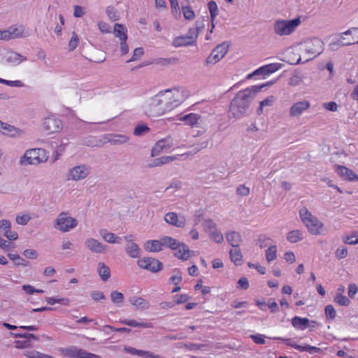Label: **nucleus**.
<instances>
[{
    "label": "nucleus",
    "mask_w": 358,
    "mask_h": 358,
    "mask_svg": "<svg viewBox=\"0 0 358 358\" xmlns=\"http://www.w3.org/2000/svg\"><path fill=\"white\" fill-rule=\"evenodd\" d=\"M271 84V83H268L262 85H253L239 91L231 101L229 109V115L235 118L245 115L256 94L264 87Z\"/></svg>",
    "instance_id": "f257e3e1"
},
{
    "label": "nucleus",
    "mask_w": 358,
    "mask_h": 358,
    "mask_svg": "<svg viewBox=\"0 0 358 358\" xmlns=\"http://www.w3.org/2000/svg\"><path fill=\"white\" fill-rule=\"evenodd\" d=\"M301 55L296 64L305 63L313 59L324 50L323 41L318 38H308L299 44Z\"/></svg>",
    "instance_id": "f03ea898"
},
{
    "label": "nucleus",
    "mask_w": 358,
    "mask_h": 358,
    "mask_svg": "<svg viewBox=\"0 0 358 358\" xmlns=\"http://www.w3.org/2000/svg\"><path fill=\"white\" fill-rule=\"evenodd\" d=\"M159 92L150 98L145 106V113L148 117H157L171 110Z\"/></svg>",
    "instance_id": "7ed1b4c3"
},
{
    "label": "nucleus",
    "mask_w": 358,
    "mask_h": 358,
    "mask_svg": "<svg viewBox=\"0 0 358 358\" xmlns=\"http://www.w3.org/2000/svg\"><path fill=\"white\" fill-rule=\"evenodd\" d=\"M299 216L301 222L310 234L319 236L322 234L324 228L323 222L313 215L307 208L303 207L300 209Z\"/></svg>",
    "instance_id": "20e7f679"
},
{
    "label": "nucleus",
    "mask_w": 358,
    "mask_h": 358,
    "mask_svg": "<svg viewBox=\"0 0 358 358\" xmlns=\"http://www.w3.org/2000/svg\"><path fill=\"white\" fill-rule=\"evenodd\" d=\"M301 22L300 17L292 20H277L273 25V31L279 36H289L295 31Z\"/></svg>",
    "instance_id": "39448f33"
},
{
    "label": "nucleus",
    "mask_w": 358,
    "mask_h": 358,
    "mask_svg": "<svg viewBox=\"0 0 358 358\" xmlns=\"http://www.w3.org/2000/svg\"><path fill=\"white\" fill-rule=\"evenodd\" d=\"M48 160L45 151L41 148H34L27 150L20 157L19 164L21 166L38 165Z\"/></svg>",
    "instance_id": "423d86ee"
},
{
    "label": "nucleus",
    "mask_w": 358,
    "mask_h": 358,
    "mask_svg": "<svg viewBox=\"0 0 358 358\" xmlns=\"http://www.w3.org/2000/svg\"><path fill=\"white\" fill-rule=\"evenodd\" d=\"M171 110L181 104L187 97L186 92L179 88L160 92Z\"/></svg>",
    "instance_id": "0eeeda50"
},
{
    "label": "nucleus",
    "mask_w": 358,
    "mask_h": 358,
    "mask_svg": "<svg viewBox=\"0 0 358 358\" xmlns=\"http://www.w3.org/2000/svg\"><path fill=\"white\" fill-rule=\"evenodd\" d=\"M78 220L71 217L68 212L60 213L54 221V227L63 232H68L75 228Z\"/></svg>",
    "instance_id": "6e6552de"
},
{
    "label": "nucleus",
    "mask_w": 358,
    "mask_h": 358,
    "mask_svg": "<svg viewBox=\"0 0 358 358\" xmlns=\"http://www.w3.org/2000/svg\"><path fill=\"white\" fill-rule=\"evenodd\" d=\"M91 168L87 164H79L69 169L66 178V180L78 182L86 179L90 174Z\"/></svg>",
    "instance_id": "1a4fd4ad"
},
{
    "label": "nucleus",
    "mask_w": 358,
    "mask_h": 358,
    "mask_svg": "<svg viewBox=\"0 0 358 358\" xmlns=\"http://www.w3.org/2000/svg\"><path fill=\"white\" fill-rule=\"evenodd\" d=\"M59 352L62 355L70 358H101L97 355L88 352L76 346L60 348Z\"/></svg>",
    "instance_id": "9d476101"
},
{
    "label": "nucleus",
    "mask_w": 358,
    "mask_h": 358,
    "mask_svg": "<svg viewBox=\"0 0 358 358\" xmlns=\"http://www.w3.org/2000/svg\"><path fill=\"white\" fill-rule=\"evenodd\" d=\"M196 28L189 29L186 36L175 38L173 41V45L178 48L192 45L196 41L199 34L198 22L196 23Z\"/></svg>",
    "instance_id": "9b49d317"
},
{
    "label": "nucleus",
    "mask_w": 358,
    "mask_h": 358,
    "mask_svg": "<svg viewBox=\"0 0 358 358\" xmlns=\"http://www.w3.org/2000/svg\"><path fill=\"white\" fill-rule=\"evenodd\" d=\"M137 264L140 268L152 273H157L162 268V264L157 259L152 257H144L138 259Z\"/></svg>",
    "instance_id": "f8f14e48"
},
{
    "label": "nucleus",
    "mask_w": 358,
    "mask_h": 358,
    "mask_svg": "<svg viewBox=\"0 0 358 358\" xmlns=\"http://www.w3.org/2000/svg\"><path fill=\"white\" fill-rule=\"evenodd\" d=\"M228 49L229 45L225 43L218 45L206 59V64H215L218 62L227 54Z\"/></svg>",
    "instance_id": "ddd939ff"
},
{
    "label": "nucleus",
    "mask_w": 358,
    "mask_h": 358,
    "mask_svg": "<svg viewBox=\"0 0 358 358\" xmlns=\"http://www.w3.org/2000/svg\"><path fill=\"white\" fill-rule=\"evenodd\" d=\"M7 29L8 41L25 38L29 35L28 30L22 24H14L9 27Z\"/></svg>",
    "instance_id": "4468645a"
},
{
    "label": "nucleus",
    "mask_w": 358,
    "mask_h": 358,
    "mask_svg": "<svg viewBox=\"0 0 358 358\" xmlns=\"http://www.w3.org/2000/svg\"><path fill=\"white\" fill-rule=\"evenodd\" d=\"M43 128L50 134L56 133L62 129V122L55 116H49L44 120Z\"/></svg>",
    "instance_id": "2eb2a0df"
},
{
    "label": "nucleus",
    "mask_w": 358,
    "mask_h": 358,
    "mask_svg": "<svg viewBox=\"0 0 358 358\" xmlns=\"http://www.w3.org/2000/svg\"><path fill=\"white\" fill-rule=\"evenodd\" d=\"M310 106L309 101L303 100L294 103L289 108V116L297 117L303 114Z\"/></svg>",
    "instance_id": "dca6fc26"
},
{
    "label": "nucleus",
    "mask_w": 358,
    "mask_h": 358,
    "mask_svg": "<svg viewBox=\"0 0 358 358\" xmlns=\"http://www.w3.org/2000/svg\"><path fill=\"white\" fill-rule=\"evenodd\" d=\"M85 245L90 251L97 254L103 253L107 248L106 245L93 238H87L85 241Z\"/></svg>",
    "instance_id": "f3484780"
},
{
    "label": "nucleus",
    "mask_w": 358,
    "mask_h": 358,
    "mask_svg": "<svg viewBox=\"0 0 358 358\" xmlns=\"http://www.w3.org/2000/svg\"><path fill=\"white\" fill-rule=\"evenodd\" d=\"M164 218L166 223L176 227L182 228L186 224L185 217L184 216L179 217L177 213L174 212L166 213Z\"/></svg>",
    "instance_id": "a211bd4d"
},
{
    "label": "nucleus",
    "mask_w": 358,
    "mask_h": 358,
    "mask_svg": "<svg viewBox=\"0 0 358 358\" xmlns=\"http://www.w3.org/2000/svg\"><path fill=\"white\" fill-rule=\"evenodd\" d=\"M336 173L345 180L358 181V176L351 169L346 166L336 165L335 166Z\"/></svg>",
    "instance_id": "6ab92c4d"
},
{
    "label": "nucleus",
    "mask_w": 358,
    "mask_h": 358,
    "mask_svg": "<svg viewBox=\"0 0 358 358\" xmlns=\"http://www.w3.org/2000/svg\"><path fill=\"white\" fill-rule=\"evenodd\" d=\"M173 145V140L170 136L158 141L152 150V156L159 155L162 150L169 149Z\"/></svg>",
    "instance_id": "aec40b11"
},
{
    "label": "nucleus",
    "mask_w": 358,
    "mask_h": 358,
    "mask_svg": "<svg viewBox=\"0 0 358 358\" xmlns=\"http://www.w3.org/2000/svg\"><path fill=\"white\" fill-rule=\"evenodd\" d=\"M105 139L111 145H120L128 143L130 138L128 135L120 134H108L105 136Z\"/></svg>",
    "instance_id": "412c9836"
},
{
    "label": "nucleus",
    "mask_w": 358,
    "mask_h": 358,
    "mask_svg": "<svg viewBox=\"0 0 358 358\" xmlns=\"http://www.w3.org/2000/svg\"><path fill=\"white\" fill-rule=\"evenodd\" d=\"M1 132L4 135H8L13 138L20 137L24 134V131L22 129L15 127L14 126L6 122L4 123Z\"/></svg>",
    "instance_id": "4be33fe9"
},
{
    "label": "nucleus",
    "mask_w": 358,
    "mask_h": 358,
    "mask_svg": "<svg viewBox=\"0 0 358 358\" xmlns=\"http://www.w3.org/2000/svg\"><path fill=\"white\" fill-rule=\"evenodd\" d=\"M226 239L232 248L239 247L242 241L241 235L235 231H229L226 233Z\"/></svg>",
    "instance_id": "5701e85b"
},
{
    "label": "nucleus",
    "mask_w": 358,
    "mask_h": 358,
    "mask_svg": "<svg viewBox=\"0 0 358 358\" xmlns=\"http://www.w3.org/2000/svg\"><path fill=\"white\" fill-rule=\"evenodd\" d=\"M180 120L183 121L185 124L191 127L196 126L201 122V116L196 113H189L184 115Z\"/></svg>",
    "instance_id": "b1692460"
},
{
    "label": "nucleus",
    "mask_w": 358,
    "mask_h": 358,
    "mask_svg": "<svg viewBox=\"0 0 358 358\" xmlns=\"http://www.w3.org/2000/svg\"><path fill=\"white\" fill-rule=\"evenodd\" d=\"M129 301L132 306L142 310L148 309L150 307L149 302L141 296H131L129 299Z\"/></svg>",
    "instance_id": "393cba45"
},
{
    "label": "nucleus",
    "mask_w": 358,
    "mask_h": 358,
    "mask_svg": "<svg viewBox=\"0 0 358 358\" xmlns=\"http://www.w3.org/2000/svg\"><path fill=\"white\" fill-rule=\"evenodd\" d=\"M144 248L149 252H157L162 250L161 240L148 241L144 244Z\"/></svg>",
    "instance_id": "a878e982"
},
{
    "label": "nucleus",
    "mask_w": 358,
    "mask_h": 358,
    "mask_svg": "<svg viewBox=\"0 0 358 358\" xmlns=\"http://www.w3.org/2000/svg\"><path fill=\"white\" fill-rule=\"evenodd\" d=\"M353 39H355L353 38ZM343 38L341 39H337L336 41H334L331 42L329 44V49L331 51H336L338 50L342 46H348L353 44L358 43V41L351 40L350 41H343Z\"/></svg>",
    "instance_id": "bb28decb"
},
{
    "label": "nucleus",
    "mask_w": 358,
    "mask_h": 358,
    "mask_svg": "<svg viewBox=\"0 0 358 358\" xmlns=\"http://www.w3.org/2000/svg\"><path fill=\"white\" fill-rule=\"evenodd\" d=\"M162 245L169 248L172 250H178V247L181 245L180 242L171 236H164L161 238Z\"/></svg>",
    "instance_id": "cd10ccee"
},
{
    "label": "nucleus",
    "mask_w": 358,
    "mask_h": 358,
    "mask_svg": "<svg viewBox=\"0 0 358 358\" xmlns=\"http://www.w3.org/2000/svg\"><path fill=\"white\" fill-rule=\"evenodd\" d=\"M229 256L231 262L236 265H241L243 260V256L239 247L233 248L229 251Z\"/></svg>",
    "instance_id": "c85d7f7f"
},
{
    "label": "nucleus",
    "mask_w": 358,
    "mask_h": 358,
    "mask_svg": "<svg viewBox=\"0 0 358 358\" xmlns=\"http://www.w3.org/2000/svg\"><path fill=\"white\" fill-rule=\"evenodd\" d=\"M292 324L296 329L304 330L309 324V320L306 317L295 316L292 320Z\"/></svg>",
    "instance_id": "c756f323"
},
{
    "label": "nucleus",
    "mask_w": 358,
    "mask_h": 358,
    "mask_svg": "<svg viewBox=\"0 0 358 358\" xmlns=\"http://www.w3.org/2000/svg\"><path fill=\"white\" fill-rule=\"evenodd\" d=\"M180 244L178 250H175L176 251L175 255L182 260H187L189 257L190 250L185 243H180Z\"/></svg>",
    "instance_id": "7c9ffc66"
},
{
    "label": "nucleus",
    "mask_w": 358,
    "mask_h": 358,
    "mask_svg": "<svg viewBox=\"0 0 358 358\" xmlns=\"http://www.w3.org/2000/svg\"><path fill=\"white\" fill-rule=\"evenodd\" d=\"M303 238V232L301 230L296 229L288 232L287 239L292 243H296L302 241Z\"/></svg>",
    "instance_id": "2f4dec72"
},
{
    "label": "nucleus",
    "mask_w": 358,
    "mask_h": 358,
    "mask_svg": "<svg viewBox=\"0 0 358 358\" xmlns=\"http://www.w3.org/2000/svg\"><path fill=\"white\" fill-rule=\"evenodd\" d=\"M120 322L134 327H140L145 329L153 327L152 324L150 322H139L134 320H120Z\"/></svg>",
    "instance_id": "473e14b6"
},
{
    "label": "nucleus",
    "mask_w": 358,
    "mask_h": 358,
    "mask_svg": "<svg viewBox=\"0 0 358 358\" xmlns=\"http://www.w3.org/2000/svg\"><path fill=\"white\" fill-rule=\"evenodd\" d=\"M125 250L128 255L131 258H137L139 257L140 248L138 245L134 242L127 243Z\"/></svg>",
    "instance_id": "72a5a7b5"
},
{
    "label": "nucleus",
    "mask_w": 358,
    "mask_h": 358,
    "mask_svg": "<svg viewBox=\"0 0 358 358\" xmlns=\"http://www.w3.org/2000/svg\"><path fill=\"white\" fill-rule=\"evenodd\" d=\"M98 273L103 281H106L110 277V271L109 267L103 262L98 264Z\"/></svg>",
    "instance_id": "f704fd0d"
},
{
    "label": "nucleus",
    "mask_w": 358,
    "mask_h": 358,
    "mask_svg": "<svg viewBox=\"0 0 358 358\" xmlns=\"http://www.w3.org/2000/svg\"><path fill=\"white\" fill-rule=\"evenodd\" d=\"M208 7L209 9L210 15V20L212 22V29L210 30V32L213 31V28L215 27L214 21L216 18V17L218 15V7L215 1H210L208 3Z\"/></svg>",
    "instance_id": "c9c22d12"
},
{
    "label": "nucleus",
    "mask_w": 358,
    "mask_h": 358,
    "mask_svg": "<svg viewBox=\"0 0 358 358\" xmlns=\"http://www.w3.org/2000/svg\"><path fill=\"white\" fill-rule=\"evenodd\" d=\"M113 33L115 36L119 38L120 41L127 39V29L121 24H115Z\"/></svg>",
    "instance_id": "e433bc0d"
},
{
    "label": "nucleus",
    "mask_w": 358,
    "mask_h": 358,
    "mask_svg": "<svg viewBox=\"0 0 358 358\" xmlns=\"http://www.w3.org/2000/svg\"><path fill=\"white\" fill-rule=\"evenodd\" d=\"M275 101V98L273 96H269L263 101H260L259 106L257 109V113L259 115L263 114L264 107L272 106Z\"/></svg>",
    "instance_id": "4c0bfd02"
},
{
    "label": "nucleus",
    "mask_w": 358,
    "mask_h": 358,
    "mask_svg": "<svg viewBox=\"0 0 358 358\" xmlns=\"http://www.w3.org/2000/svg\"><path fill=\"white\" fill-rule=\"evenodd\" d=\"M100 235L102 238L107 243H119L117 239H120L116 235L111 232H108L106 229H101L99 231Z\"/></svg>",
    "instance_id": "58836bf2"
},
{
    "label": "nucleus",
    "mask_w": 358,
    "mask_h": 358,
    "mask_svg": "<svg viewBox=\"0 0 358 358\" xmlns=\"http://www.w3.org/2000/svg\"><path fill=\"white\" fill-rule=\"evenodd\" d=\"M8 258L13 261L16 266H27L29 262L22 257L17 253H8Z\"/></svg>",
    "instance_id": "ea45409f"
},
{
    "label": "nucleus",
    "mask_w": 358,
    "mask_h": 358,
    "mask_svg": "<svg viewBox=\"0 0 358 358\" xmlns=\"http://www.w3.org/2000/svg\"><path fill=\"white\" fill-rule=\"evenodd\" d=\"M343 241L346 244L355 245L358 243V231H352L350 235L343 236Z\"/></svg>",
    "instance_id": "a19ab883"
},
{
    "label": "nucleus",
    "mask_w": 358,
    "mask_h": 358,
    "mask_svg": "<svg viewBox=\"0 0 358 358\" xmlns=\"http://www.w3.org/2000/svg\"><path fill=\"white\" fill-rule=\"evenodd\" d=\"M24 355L28 358H55L52 355L44 354L36 350H29L24 352Z\"/></svg>",
    "instance_id": "79ce46f5"
},
{
    "label": "nucleus",
    "mask_w": 358,
    "mask_h": 358,
    "mask_svg": "<svg viewBox=\"0 0 358 358\" xmlns=\"http://www.w3.org/2000/svg\"><path fill=\"white\" fill-rule=\"evenodd\" d=\"M334 301L335 303L343 306H348L350 303V299L347 296L339 292H336V296L334 298Z\"/></svg>",
    "instance_id": "37998d69"
},
{
    "label": "nucleus",
    "mask_w": 358,
    "mask_h": 358,
    "mask_svg": "<svg viewBox=\"0 0 358 358\" xmlns=\"http://www.w3.org/2000/svg\"><path fill=\"white\" fill-rule=\"evenodd\" d=\"M277 247L275 245L269 246L266 250V259L268 262L275 260L277 257Z\"/></svg>",
    "instance_id": "c03bdc74"
},
{
    "label": "nucleus",
    "mask_w": 358,
    "mask_h": 358,
    "mask_svg": "<svg viewBox=\"0 0 358 358\" xmlns=\"http://www.w3.org/2000/svg\"><path fill=\"white\" fill-rule=\"evenodd\" d=\"M6 60L8 62L20 63L26 60V57L15 52H10L7 56Z\"/></svg>",
    "instance_id": "a18cd8bd"
},
{
    "label": "nucleus",
    "mask_w": 358,
    "mask_h": 358,
    "mask_svg": "<svg viewBox=\"0 0 358 358\" xmlns=\"http://www.w3.org/2000/svg\"><path fill=\"white\" fill-rule=\"evenodd\" d=\"M210 238L217 243H221L224 241V237L221 231L217 229L215 231L209 232Z\"/></svg>",
    "instance_id": "49530a36"
},
{
    "label": "nucleus",
    "mask_w": 358,
    "mask_h": 358,
    "mask_svg": "<svg viewBox=\"0 0 358 358\" xmlns=\"http://www.w3.org/2000/svg\"><path fill=\"white\" fill-rule=\"evenodd\" d=\"M150 128L144 124L137 125L134 130V134L137 136H141L149 132Z\"/></svg>",
    "instance_id": "de8ad7c7"
},
{
    "label": "nucleus",
    "mask_w": 358,
    "mask_h": 358,
    "mask_svg": "<svg viewBox=\"0 0 358 358\" xmlns=\"http://www.w3.org/2000/svg\"><path fill=\"white\" fill-rule=\"evenodd\" d=\"M31 216L28 213L21 214L18 213L16 215L15 221L18 224L26 225L31 220Z\"/></svg>",
    "instance_id": "09e8293b"
},
{
    "label": "nucleus",
    "mask_w": 358,
    "mask_h": 358,
    "mask_svg": "<svg viewBox=\"0 0 358 358\" xmlns=\"http://www.w3.org/2000/svg\"><path fill=\"white\" fill-rule=\"evenodd\" d=\"M110 298L113 303L115 304H120L123 302L124 295L120 292L113 291L110 293Z\"/></svg>",
    "instance_id": "8fccbe9b"
},
{
    "label": "nucleus",
    "mask_w": 358,
    "mask_h": 358,
    "mask_svg": "<svg viewBox=\"0 0 358 358\" xmlns=\"http://www.w3.org/2000/svg\"><path fill=\"white\" fill-rule=\"evenodd\" d=\"M203 226L206 232H207L208 234L210 231H215L217 229L216 223L210 219L205 220L203 222Z\"/></svg>",
    "instance_id": "3c124183"
},
{
    "label": "nucleus",
    "mask_w": 358,
    "mask_h": 358,
    "mask_svg": "<svg viewBox=\"0 0 358 358\" xmlns=\"http://www.w3.org/2000/svg\"><path fill=\"white\" fill-rule=\"evenodd\" d=\"M183 16L188 20H192L195 17V14L192 8L189 6H182Z\"/></svg>",
    "instance_id": "603ef678"
},
{
    "label": "nucleus",
    "mask_w": 358,
    "mask_h": 358,
    "mask_svg": "<svg viewBox=\"0 0 358 358\" xmlns=\"http://www.w3.org/2000/svg\"><path fill=\"white\" fill-rule=\"evenodd\" d=\"M78 43H79V38H78V35L76 34V33L75 31H73L72 33L71 38L69 42V45H68L69 50L70 51L74 50L78 47Z\"/></svg>",
    "instance_id": "864d4df0"
},
{
    "label": "nucleus",
    "mask_w": 358,
    "mask_h": 358,
    "mask_svg": "<svg viewBox=\"0 0 358 358\" xmlns=\"http://www.w3.org/2000/svg\"><path fill=\"white\" fill-rule=\"evenodd\" d=\"M324 313L327 320H334L336 316V312L332 305H327L325 307Z\"/></svg>",
    "instance_id": "5fc2aeb1"
},
{
    "label": "nucleus",
    "mask_w": 358,
    "mask_h": 358,
    "mask_svg": "<svg viewBox=\"0 0 358 358\" xmlns=\"http://www.w3.org/2000/svg\"><path fill=\"white\" fill-rule=\"evenodd\" d=\"M185 346L187 349L190 350H206L208 348V345L206 344H198L192 343H186L185 344Z\"/></svg>",
    "instance_id": "6e6d98bb"
},
{
    "label": "nucleus",
    "mask_w": 358,
    "mask_h": 358,
    "mask_svg": "<svg viewBox=\"0 0 358 358\" xmlns=\"http://www.w3.org/2000/svg\"><path fill=\"white\" fill-rule=\"evenodd\" d=\"M264 71H265V75L268 76L272 73H274L277 70H278L280 67V64H270L266 66H264Z\"/></svg>",
    "instance_id": "4d7b16f0"
},
{
    "label": "nucleus",
    "mask_w": 358,
    "mask_h": 358,
    "mask_svg": "<svg viewBox=\"0 0 358 358\" xmlns=\"http://www.w3.org/2000/svg\"><path fill=\"white\" fill-rule=\"evenodd\" d=\"M236 192L240 196H246L250 194V189L245 185H240L236 187Z\"/></svg>",
    "instance_id": "13d9d810"
},
{
    "label": "nucleus",
    "mask_w": 358,
    "mask_h": 358,
    "mask_svg": "<svg viewBox=\"0 0 358 358\" xmlns=\"http://www.w3.org/2000/svg\"><path fill=\"white\" fill-rule=\"evenodd\" d=\"M357 27H352L350 29H348L345 32L341 33L338 36L337 39L343 38V40H342L343 41H351V38H346L345 37V36L352 35V34H355V32L357 31Z\"/></svg>",
    "instance_id": "bf43d9fd"
},
{
    "label": "nucleus",
    "mask_w": 358,
    "mask_h": 358,
    "mask_svg": "<svg viewBox=\"0 0 358 358\" xmlns=\"http://www.w3.org/2000/svg\"><path fill=\"white\" fill-rule=\"evenodd\" d=\"M106 14L108 17L113 21L119 20V15L117 14L115 8L113 6H108L106 8Z\"/></svg>",
    "instance_id": "052dcab7"
},
{
    "label": "nucleus",
    "mask_w": 358,
    "mask_h": 358,
    "mask_svg": "<svg viewBox=\"0 0 358 358\" xmlns=\"http://www.w3.org/2000/svg\"><path fill=\"white\" fill-rule=\"evenodd\" d=\"M271 240L266 236H261L257 241V245L260 248H264L266 247L272 246L271 244Z\"/></svg>",
    "instance_id": "680f3d73"
},
{
    "label": "nucleus",
    "mask_w": 358,
    "mask_h": 358,
    "mask_svg": "<svg viewBox=\"0 0 358 358\" xmlns=\"http://www.w3.org/2000/svg\"><path fill=\"white\" fill-rule=\"evenodd\" d=\"M143 55V49L142 48H136L133 52V55L127 62H131L138 59Z\"/></svg>",
    "instance_id": "e2e57ef3"
},
{
    "label": "nucleus",
    "mask_w": 358,
    "mask_h": 358,
    "mask_svg": "<svg viewBox=\"0 0 358 358\" xmlns=\"http://www.w3.org/2000/svg\"><path fill=\"white\" fill-rule=\"evenodd\" d=\"M336 256L338 259H344L348 255L347 248L345 247H339L336 251Z\"/></svg>",
    "instance_id": "0e129e2a"
},
{
    "label": "nucleus",
    "mask_w": 358,
    "mask_h": 358,
    "mask_svg": "<svg viewBox=\"0 0 358 358\" xmlns=\"http://www.w3.org/2000/svg\"><path fill=\"white\" fill-rule=\"evenodd\" d=\"M23 255L28 259H35L38 257L37 252L33 249H27L23 252Z\"/></svg>",
    "instance_id": "69168bd1"
},
{
    "label": "nucleus",
    "mask_w": 358,
    "mask_h": 358,
    "mask_svg": "<svg viewBox=\"0 0 358 358\" xmlns=\"http://www.w3.org/2000/svg\"><path fill=\"white\" fill-rule=\"evenodd\" d=\"M11 223L8 220H2L0 221V233H3L10 229Z\"/></svg>",
    "instance_id": "338daca9"
},
{
    "label": "nucleus",
    "mask_w": 358,
    "mask_h": 358,
    "mask_svg": "<svg viewBox=\"0 0 358 358\" xmlns=\"http://www.w3.org/2000/svg\"><path fill=\"white\" fill-rule=\"evenodd\" d=\"M267 306L272 313H276L279 310L277 303L273 299H268Z\"/></svg>",
    "instance_id": "774afa93"
}]
</instances>
